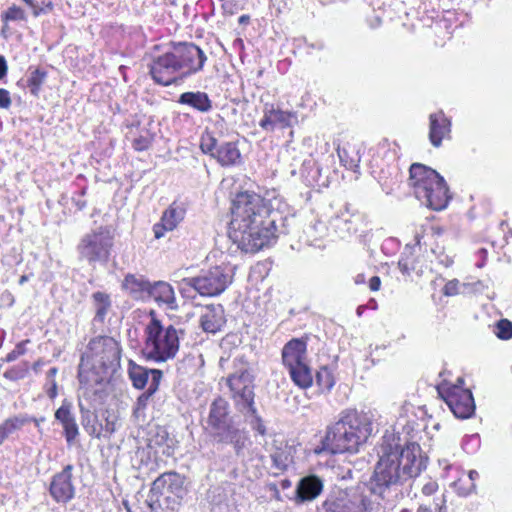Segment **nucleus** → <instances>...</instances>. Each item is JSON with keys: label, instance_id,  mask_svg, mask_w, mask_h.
<instances>
[{"label": "nucleus", "instance_id": "e433bc0d", "mask_svg": "<svg viewBox=\"0 0 512 512\" xmlns=\"http://www.w3.org/2000/svg\"><path fill=\"white\" fill-rule=\"evenodd\" d=\"M328 227L321 220H316L314 223H311L304 233L307 238L305 243L308 245H316V241L322 239L327 235Z\"/></svg>", "mask_w": 512, "mask_h": 512}, {"label": "nucleus", "instance_id": "338daca9", "mask_svg": "<svg viewBox=\"0 0 512 512\" xmlns=\"http://www.w3.org/2000/svg\"><path fill=\"white\" fill-rule=\"evenodd\" d=\"M365 308H366V307H365L364 305H360V306H358V308H357V310H356V313H357V315H358L359 317L363 314V312H364Z\"/></svg>", "mask_w": 512, "mask_h": 512}, {"label": "nucleus", "instance_id": "cd10ccee", "mask_svg": "<svg viewBox=\"0 0 512 512\" xmlns=\"http://www.w3.org/2000/svg\"><path fill=\"white\" fill-rule=\"evenodd\" d=\"M32 418L26 414H19L7 418L0 424V446L15 432L20 430L24 425L30 423Z\"/></svg>", "mask_w": 512, "mask_h": 512}, {"label": "nucleus", "instance_id": "dca6fc26", "mask_svg": "<svg viewBox=\"0 0 512 512\" xmlns=\"http://www.w3.org/2000/svg\"><path fill=\"white\" fill-rule=\"evenodd\" d=\"M74 466L66 465L61 472L56 473L51 480L49 492L51 497L58 503H67L74 498L75 487L72 482Z\"/></svg>", "mask_w": 512, "mask_h": 512}, {"label": "nucleus", "instance_id": "4c0bfd02", "mask_svg": "<svg viewBox=\"0 0 512 512\" xmlns=\"http://www.w3.org/2000/svg\"><path fill=\"white\" fill-rule=\"evenodd\" d=\"M479 478V473L476 470H470L467 479L459 478L455 481L454 487L460 495H467L475 488V480Z\"/></svg>", "mask_w": 512, "mask_h": 512}, {"label": "nucleus", "instance_id": "a19ab883", "mask_svg": "<svg viewBox=\"0 0 512 512\" xmlns=\"http://www.w3.org/2000/svg\"><path fill=\"white\" fill-rule=\"evenodd\" d=\"M316 382L321 390L329 391L334 386V378L327 367H322L316 374Z\"/></svg>", "mask_w": 512, "mask_h": 512}, {"label": "nucleus", "instance_id": "2f4dec72", "mask_svg": "<svg viewBox=\"0 0 512 512\" xmlns=\"http://www.w3.org/2000/svg\"><path fill=\"white\" fill-rule=\"evenodd\" d=\"M337 153L340 159V162L344 167L354 172H357L359 169V164L361 161V155L359 149L355 146H343L337 148Z\"/></svg>", "mask_w": 512, "mask_h": 512}, {"label": "nucleus", "instance_id": "052dcab7", "mask_svg": "<svg viewBox=\"0 0 512 512\" xmlns=\"http://www.w3.org/2000/svg\"><path fill=\"white\" fill-rule=\"evenodd\" d=\"M160 228H162L161 224H157L154 226V233L157 239L163 236V232L160 230Z\"/></svg>", "mask_w": 512, "mask_h": 512}, {"label": "nucleus", "instance_id": "4be33fe9", "mask_svg": "<svg viewBox=\"0 0 512 512\" xmlns=\"http://www.w3.org/2000/svg\"><path fill=\"white\" fill-rule=\"evenodd\" d=\"M148 296L153 298L159 306L164 305L171 310L177 308L174 290L167 282H155L150 286Z\"/></svg>", "mask_w": 512, "mask_h": 512}, {"label": "nucleus", "instance_id": "ddd939ff", "mask_svg": "<svg viewBox=\"0 0 512 512\" xmlns=\"http://www.w3.org/2000/svg\"><path fill=\"white\" fill-rule=\"evenodd\" d=\"M231 282V276L221 267L202 272L197 277L184 278L182 284L194 288L202 296L221 294Z\"/></svg>", "mask_w": 512, "mask_h": 512}, {"label": "nucleus", "instance_id": "69168bd1", "mask_svg": "<svg viewBox=\"0 0 512 512\" xmlns=\"http://www.w3.org/2000/svg\"><path fill=\"white\" fill-rule=\"evenodd\" d=\"M431 511H432V507H427V506H424V505H421L418 508V512H431Z\"/></svg>", "mask_w": 512, "mask_h": 512}, {"label": "nucleus", "instance_id": "2eb2a0df", "mask_svg": "<svg viewBox=\"0 0 512 512\" xmlns=\"http://www.w3.org/2000/svg\"><path fill=\"white\" fill-rule=\"evenodd\" d=\"M208 430L214 441L232 445L237 455L243 450L248 439L246 432L239 429L232 418Z\"/></svg>", "mask_w": 512, "mask_h": 512}, {"label": "nucleus", "instance_id": "b1692460", "mask_svg": "<svg viewBox=\"0 0 512 512\" xmlns=\"http://www.w3.org/2000/svg\"><path fill=\"white\" fill-rule=\"evenodd\" d=\"M178 103L187 105L200 113H208L213 107L208 94L202 91L184 92L179 96Z\"/></svg>", "mask_w": 512, "mask_h": 512}, {"label": "nucleus", "instance_id": "0eeeda50", "mask_svg": "<svg viewBox=\"0 0 512 512\" xmlns=\"http://www.w3.org/2000/svg\"><path fill=\"white\" fill-rule=\"evenodd\" d=\"M145 334L147 357L157 362H165L176 356L180 337L184 335V331L176 329L173 325L164 327L160 320L153 317L145 328Z\"/></svg>", "mask_w": 512, "mask_h": 512}, {"label": "nucleus", "instance_id": "e2e57ef3", "mask_svg": "<svg viewBox=\"0 0 512 512\" xmlns=\"http://www.w3.org/2000/svg\"><path fill=\"white\" fill-rule=\"evenodd\" d=\"M443 504V498H438L434 500V509H441V505Z\"/></svg>", "mask_w": 512, "mask_h": 512}, {"label": "nucleus", "instance_id": "9d476101", "mask_svg": "<svg viewBox=\"0 0 512 512\" xmlns=\"http://www.w3.org/2000/svg\"><path fill=\"white\" fill-rule=\"evenodd\" d=\"M227 384L232 393L236 408L247 418L250 425L259 434H265V426L254 407V391L251 375L241 371L228 377Z\"/></svg>", "mask_w": 512, "mask_h": 512}, {"label": "nucleus", "instance_id": "0e129e2a", "mask_svg": "<svg viewBox=\"0 0 512 512\" xmlns=\"http://www.w3.org/2000/svg\"><path fill=\"white\" fill-rule=\"evenodd\" d=\"M105 430H106V432H108V433H110V434H111V433H113V432H114V430H115V428H114V424H113V423H110V422H107L106 427H105Z\"/></svg>", "mask_w": 512, "mask_h": 512}, {"label": "nucleus", "instance_id": "39448f33", "mask_svg": "<svg viewBox=\"0 0 512 512\" xmlns=\"http://www.w3.org/2000/svg\"><path fill=\"white\" fill-rule=\"evenodd\" d=\"M370 415L356 410H345L339 419L328 427L324 447L333 454L355 453L372 434Z\"/></svg>", "mask_w": 512, "mask_h": 512}, {"label": "nucleus", "instance_id": "9b49d317", "mask_svg": "<svg viewBox=\"0 0 512 512\" xmlns=\"http://www.w3.org/2000/svg\"><path fill=\"white\" fill-rule=\"evenodd\" d=\"M308 157L302 161L300 175L307 185L318 182L322 172L333 162V154L328 141L318 136H310L303 140Z\"/></svg>", "mask_w": 512, "mask_h": 512}, {"label": "nucleus", "instance_id": "6ab92c4d", "mask_svg": "<svg viewBox=\"0 0 512 512\" xmlns=\"http://www.w3.org/2000/svg\"><path fill=\"white\" fill-rule=\"evenodd\" d=\"M451 121L443 111L429 116V140L434 147H440L442 141L450 137Z\"/></svg>", "mask_w": 512, "mask_h": 512}, {"label": "nucleus", "instance_id": "3c124183", "mask_svg": "<svg viewBox=\"0 0 512 512\" xmlns=\"http://www.w3.org/2000/svg\"><path fill=\"white\" fill-rule=\"evenodd\" d=\"M459 281L457 279H453L447 282L444 286L443 293L446 296H454L459 293Z\"/></svg>", "mask_w": 512, "mask_h": 512}, {"label": "nucleus", "instance_id": "5fc2aeb1", "mask_svg": "<svg viewBox=\"0 0 512 512\" xmlns=\"http://www.w3.org/2000/svg\"><path fill=\"white\" fill-rule=\"evenodd\" d=\"M380 286H381V280L378 276H373L372 278H370L369 280V288L371 291H378L380 289Z\"/></svg>", "mask_w": 512, "mask_h": 512}, {"label": "nucleus", "instance_id": "412c9836", "mask_svg": "<svg viewBox=\"0 0 512 512\" xmlns=\"http://www.w3.org/2000/svg\"><path fill=\"white\" fill-rule=\"evenodd\" d=\"M226 323L222 305H208L200 316V326L207 333L215 334Z\"/></svg>", "mask_w": 512, "mask_h": 512}, {"label": "nucleus", "instance_id": "6e6d98bb", "mask_svg": "<svg viewBox=\"0 0 512 512\" xmlns=\"http://www.w3.org/2000/svg\"><path fill=\"white\" fill-rule=\"evenodd\" d=\"M7 62L4 56L0 55V80L7 74Z\"/></svg>", "mask_w": 512, "mask_h": 512}, {"label": "nucleus", "instance_id": "09e8293b", "mask_svg": "<svg viewBox=\"0 0 512 512\" xmlns=\"http://www.w3.org/2000/svg\"><path fill=\"white\" fill-rule=\"evenodd\" d=\"M29 342H30V340H28V339L19 342L15 346V348L6 355L4 361L13 362L16 359H18L20 356L24 355L26 353V344Z\"/></svg>", "mask_w": 512, "mask_h": 512}, {"label": "nucleus", "instance_id": "79ce46f5", "mask_svg": "<svg viewBox=\"0 0 512 512\" xmlns=\"http://www.w3.org/2000/svg\"><path fill=\"white\" fill-rule=\"evenodd\" d=\"M29 371L27 362H23L20 365L13 366L4 372L3 376L10 381H18L26 377Z\"/></svg>", "mask_w": 512, "mask_h": 512}, {"label": "nucleus", "instance_id": "7ed1b4c3", "mask_svg": "<svg viewBox=\"0 0 512 512\" xmlns=\"http://www.w3.org/2000/svg\"><path fill=\"white\" fill-rule=\"evenodd\" d=\"M121 348L110 336H96L88 342L78 366V380L89 388L109 382L120 367Z\"/></svg>", "mask_w": 512, "mask_h": 512}, {"label": "nucleus", "instance_id": "5701e85b", "mask_svg": "<svg viewBox=\"0 0 512 512\" xmlns=\"http://www.w3.org/2000/svg\"><path fill=\"white\" fill-rule=\"evenodd\" d=\"M91 303L94 310V317L92 320L93 327L98 324L102 325L112 309V300L109 294L96 291L91 295Z\"/></svg>", "mask_w": 512, "mask_h": 512}, {"label": "nucleus", "instance_id": "a18cd8bd", "mask_svg": "<svg viewBox=\"0 0 512 512\" xmlns=\"http://www.w3.org/2000/svg\"><path fill=\"white\" fill-rule=\"evenodd\" d=\"M3 22H9V21H17V20H25V12L23 9L16 5H12L9 7L2 15H1Z\"/></svg>", "mask_w": 512, "mask_h": 512}, {"label": "nucleus", "instance_id": "bb28decb", "mask_svg": "<svg viewBox=\"0 0 512 512\" xmlns=\"http://www.w3.org/2000/svg\"><path fill=\"white\" fill-rule=\"evenodd\" d=\"M260 126L265 130H274L275 128L284 129L288 126V113L273 106L265 109L263 119L260 121Z\"/></svg>", "mask_w": 512, "mask_h": 512}, {"label": "nucleus", "instance_id": "f3484780", "mask_svg": "<svg viewBox=\"0 0 512 512\" xmlns=\"http://www.w3.org/2000/svg\"><path fill=\"white\" fill-rule=\"evenodd\" d=\"M358 221L359 216L352 214L346 204L343 210L331 217L329 224L337 237L346 239L357 232Z\"/></svg>", "mask_w": 512, "mask_h": 512}, {"label": "nucleus", "instance_id": "bf43d9fd", "mask_svg": "<svg viewBox=\"0 0 512 512\" xmlns=\"http://www.w3.org/2000/svg\"><path fill=\"white\" fill-rule=\"evenodd\" d=\"M354 282L357 285L365 283V275L363 273L357 274L354 278Z\"/></svg>", "mask_w": 512, "mask_h": 512}, {"label": "nucleus", "instance_id": "c756f323", "mask_svg": "<svg viewBox=\"0 0 512 512\" xmlns=\"http://www.w3.org/2000/svg\"><path fill=\"white\" fill-rule=\"evenodd\" d=\"M290 378L302 389L310 387L313 383V375L306 361L295 362L294 366L290 364Z\"/></svg>", "mask_w": 512, "mask_h": 512}, {"label": "nucleus", "instance_id": "f03ea898", "mask_svg": "<svg viewBox=\"0 0 512 512\" xmlns=\"http://www.w3.org/2000/svg\"><path fill=\"white\" fill-rule=\"evenodd\" d=\"M379 460L367 489L378 501H389L396 496L398 486L417 477L425 468L420 446L410 443L402 448L400 438L386 433L379 449Z\"/></svg>", "mask_w": 512, "mask_h": 512}, {"label": "nucleus", "instance_id": "13d9d810", "mask_svg": "<svg viewBox=\"0 0 512 512\" xmlns=\"http://www.w3.org/2000/svg\"><path fill=\"white\" fill-rule=\"evenodd\" d=\"M43 365H44V361L42 359H39L33 363L32 369L34 370L35 373H39L40 369Z\"/></svg>", "mask_w": 512, "mask_h": 512}, {"label": "nucleus", "instance_id": "aec40b11", "mask_svg": "<svg viewBox=\"0 0 512 512\" xmlns=\"http://www.w3.org/2000/svg\"><path fill=\"white\" fill-rule=\"evenodd\" d=\"M322 490V480L315 475H309L303 477L297 484L294 499L297 503L313 501L321 494Z\"/></svg>", "mask_w": 512, "mask_h": 512}, {"label": "nucleus", "instance_id": "f704fd0d", "mask_svg": "<svg viewBox=\"0 0 512 512\" xmlns=\"http://www.w3.org/2000/svg\"><path fill=\"white\" fill-rule=\"evenodd\" d=\"M416 248L419 249V242L414 245L407 244L398 261V267L403 274L409 275L415 269L414 253Z\"/></svg>", "mask_w": 512, "mask_h": 512}, {"label": "nucleus", "instance_id": "de8ad7c7", "mask_svg": "<svg viewBox=\"0 0 512 512\" xmlns=\"http://www.w3.org/2000/svg\"><path fill=\"white\" fill-rule=\"evenodd\" d=\"M152 142L153 135L146 131L144 134L139 135L133 140L132 146L137 151H144L151 146Z\"/></svg>", "mask_w": 512, "mask_h": 512}, {"label": "nucleus", "instance_id": "603ef678", "mask_svg": "<svg viewBox=\"0 0 512 512\" xmlns=\"http://www.w3.org/2000/svg\"><path fill=\"white\" fill-rule=\"evenodd\" d=\"M438 490V483L436 481H428L422 486L421 492L425 496H431Z\"/></svg>", "mask_w": 512, "mask_h": 512}, {"label": "nucleus", "instance_id": "c85d7f7f", "mask_svg": "<svg viewBox=\"0 0 512 512\" xmlns=\"http://www.w3.org/2000/svg\"><path fill=\"white\" fill-rule=\"evenodd\" d=\"M186 210L177 203H172L161 217V226L163 230L172 231L184 219Z\"/></svg>", "mask_w": 512, "mask_h": 512}, {"label": "nucleus", "instance_id": "774afa93", "mask_svg": "<svg viewBox=\"0 0 512 512\" xmlns=\"http://www.w3.org/2000/svg\"><path fill=\"white\" fill-rule=\"evenodd\" d=\"M26 281H28V276L27 275H22L19 279V284H24Z\"/></svg>", "mask_w": 512, "mask_h": 512}, {"label": "nucleus", "instance_id": "680f3d73", "mask_svg": "<svg viewBox=\"0 0 512 512\" xmlns=\"http://www.w3.org/2000/svg\"><path fill=\"white\" fill-rule=\"evenodd\" d=\"M250 20V17L248 15H242L239 17V24H247Z\"/></svg>", "mask_w": 512, "mask_h": 512}, {"label": "nucleus", "instance_id": "393cba45", "mask_svg": "<svg viewBox=\"0 0 512 512\" xmlns=\"http://www.w3.org/2000/svg\"><path fill=\"white\" fill-rule=\"evenodd\" d=\"M232 417L229 416V404L228 402L218 397L210 405L209 415L207 419V429L218 426L230 420Z\"/></svg>", "mask_w": 512, "mask_h": 512}, {"label": "nucleus", "instance_id": "49530a36", "mask_svg": "<svg viewBox=\"0 0 512 512\" xmlns=\"http://www.w3.org/2000/svg\"><path fill=\"white\" fill-rule=\"evenodd\" d=\"M80 412L82 414V425L89 435L100 436L94 424H91V414L88 409H85L82 403H79Z\"/></svg>", "mask_w": 512, "mask_h": 512}, {"label": "nucleus", "instance_id": "72a5a7b5", "mask_svg": "<svg viewBox=\"0 0 512 512\" xmlns=\"http://www.w3.org/2000/svg\"><path fill=\"white\" fill-rule=\"evenodd\" d=\"M310 339L308 334L290 339V360L295 362L306 361L307 342Z\"/></svg>", "mask_w": 512, "mask_h": 512}, {"label": "nucleus", "instance_id": "1a4fd4ad", "mask_svg": "<svg viewBox=\"0 0 512 512\" xmlns=\"http://www.w3.org/2000/svg\"><path fill=\"white\" fill-rule=\"evenodd\" d=\"M114 246V232L109 226H99L84 234L78 245L79 259L88 265L108 263Z\"/></svg>", "mask_w": 512, "mask_h": 512}, {"label": "nucleus", "instance_id": "f257e3e1", "mask_svg": "<svg viewBox=\"0 0 512 512\" xmlns=\"http://www.w3.org/2000/svg\"><path fill=\"white\" fill-rule=\"evenodd\" d=\"M278 212H271L260 195L244 191L231 205L229 238L245 253H256L271 244L276 236Z\"/></svg>", "mask_w": 512, "mask_h": 512}, {"label": "nucleus", "instance_id": "ea45409f", "mask_svg": "<svg viewBox=\"0 0 512 512\" xmlns=\"http://www.w3.org/2000/svg\"><path fill=\"white\" fill-rule=\"evenodd\" d=\"M24 2L31 8L34 17L47 15L53 10V3L51 1H42L39 3L36 0H24Z\"/></svg>", "mask_w": 512, "mask_h": 512}, {"label": "nucleus", "instance_id": "37998d69", "mask_svg": "<svg viewBox=\"0 0 512 512\" xmlns=\"http://www.w3.org/2000/svg\"><path fill=\"white\" fill-rule=\"evenodd\" d=\"M57 373L58 369L56 367H52L46 375V394L51 400L55 399L58 394V386L55 380Z\"/></svg>", "mask_w": 512, "mask_h": 512}, {"label": "nucleus", "instance_id": "7c9ffc66", "mask_svg": "<svg viewBox=\"0 0 512 512\" xmlns=\"http://www.w3.org/2000/svg\"><path fill=\"white\" fill-rule=\"evenodd\" d=\"M123 288L128 291L134 298H142L143 294L149 293L151 284L142 276L127 275L123 281Z\"/></svg>", "mask_w": 512, "mask_h": 512}, {"label": "nucleus", "instance_id": "473e14b6", "mask_svg": "<svg viewBox=\"0 0 512 512\" xmlns=\"http://www.w3.org/2000/svg\"><path fill=\"white\" fill-rule=\"evenodd\" d=\"M152 370H148L130 361L128 374L133 386L137 389H143L148 383Z\"/></svg>", "mask_w": 512, "mask_h": 512}, {"label": "nucleus", "instance_id": "f8f14e48", "mask_svg": "<svg viewBox=\"0 0 512 512\" xmlns=\"http://www.w3.org/2000/svg\"><path fill=\"white\" fill-rule=\"evenodd\" d=\"M437 390L455 417L468 419L474 414L475 402L469 389L459 385L442 383L438 385Z\"/></svg>", "mask_w": 512, "mask_h": 512}, {"label": "nucleus", "instance_id": "20e7f679", "mask_svg": "<svg viewBox=\"0 0 512 512\" xmlns=\"http://www.w3.org/2000/svg\"><path fill=\"white\" fill-rule=\"evenodd\" d=\"M207 60L204 51L192 42L173 45L171 51L157 57L150 65L154 81L169 86L200 72Z\"/></svg>", "mask_w": 512, "mask_h": 512}, {"label": "nucleus", "instance_id": "c9c22d12", "mask_svg": "<svg viewBox=\"0 0 512 512\" xmlns=\"http://www.w3.org/2000/svg\"><path fill=\"white\" fill-rule=\"evenodd\" d=\"M163 479L167 486V493L181 497L184 492V478L176 472L163 473Z\"/></svg>", "mask_w": 512, "mask_h": 512}, {"label": "nucleus", "instance_id": "423d86ee", "mask_svg": "<svg viewBox=\"0 0 512 512\" xmlns=\"http://www.w3.org/2000/svg\"><path fill=\"white\" fill-rule=\"evenodd\" d=\"M409 186L415 197L426 207L440 211L451 198L444 178L432 168L414 163L409 170Z\"/></svg>", "mask_w": 512, "mask_h": 512}, {"label": "nucleus", "instance_id": "4468645a", "mask_svg": "<svg viewBox=\"0 0 512 512\" xmlns=\"http://www.w3.org/2000/svg\"><path fill=\"white\" fill-rule=\"evenodd\" d=\"M200 148L204 154L210 155L223 167L236 166L242 162L236 142L218 144L217 139L209 132L202 135Z\"/></svg>", "mask_w": 512, "mask_h": 512}, {"label": "nucleus", "instance_id": "8fccbe9b", "mask_svg": "<svg viewBox=\"0 0 512 512\" xmlns=\"http://www.w3.org/2000/svg\"><path fill=\"white\" fill-rule=\"evenodd\" d=\"M167 492V486L165 485L163 474L160 475L154 482L152 483L150 492L153 495H162Z\"/></svg>", "mask_w": 512, "mask_h": 512}, {"label": "nucleus", "instance_id": "a878e982", "mask_svg": "<svg viewBox=\"0 0 512 512\" xmlns=\"http://www.w3.org/2000/svg\"><path fill=\"white\" fill-rule=\"evenodd\" d=\"M162 378V372L160 370L151 371V380L149 382L148 389L143 392L135 403L133 414L135 417H140L147 407L150 397L158 390L160 380Z\"/></svg>", "mask_w": 512, "mask_h": 512}, {"label": "nucleus", "instance_id": "6e6552de", "mask_svg": "<svg viewBox=\"0 0 512 512\" xmlns=\"http://www.w3.org/2000/svg\"><path fill=\"white\" fill-rule=\"evenodd\" d=\"M322 509L324 512H385L382 502L365 485L330 495L322 503Z\"/></svg>", "mask_w": 512, "mask_h": 512}, {"label": "nucleus", "instance_id": "4d7b16f0", "mask_svg": "<svg viewBox=\"0 0 512 512\" xmlns=\"http://www.w3.org/2000/svg\"><path fill=\"white\" fill-rule=\"evenodd\" d=\"M282 361L284 365H287L288 361V343H286L282 348Z\"/></svg>", "mask_w": 512, "mask_h": 512}, {"label": "nucleus", "instance_id": "864d4df0", "mask_svg": "<svg viewBox=\"0 0 512 512\" xmlns=\"http://www.w3.org/2000/svg\"><path fill=\"white\" fill-rule=\"evenodd\" d=\"M11 105L10 93L4 88H0V108L7 109Z\"/></svg>", "mask_w": 512, "mask_h": 512}, {"label": "nucleus", "instance_id": "a211bd4d", "mask_svg": "<svg viewBox=\"0 0 512 512\" xmlns=\"http://www.w3.org/2000/svg\"><path fill=\"white\" fill-rule=\"evenodd\" d=\"M55 419L61 424L63 434L68 445H72L79 436V428L73 414V405L64 400L61 406L55 411Z\"/></svg>", "mask_w": 512, "mask_h": 512}, {"label": "nucleus", "instance_id": "c03bdc74", "mask_svg": "<svg viewBox=\"0 0 512 512\" xmlns=\"http://www.w3.org/2000/svg\"><path fill=\"white\" fill-rule=\"evenodd\" d=\"M494 333L499 339L509 340L512 338V322L508 319H501L496 323Z\"/></svg>", "mask_w": 512, "mask_h": 512}, {"label": "nucleus", "instance_id": "58836bf2", "mask_svg": "<svg viewBox=\"0 0 512 512\" xmlns=\"http://www.w3.org/2000/svg\"><path fill=\"white\" fill-rule=\"evenodd\" d=\"M47 76L46 71L41 69H35L32 71L27 79V86L30 89V92L37 96L42 84L45 81V78Z\"/></svg>", "mask_w": 512, "mask_h": 512}]
</instances>
